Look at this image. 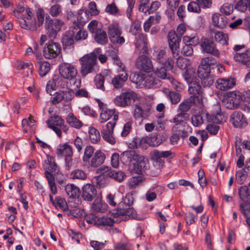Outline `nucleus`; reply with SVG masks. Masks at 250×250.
I'll return each mask as SVG.
<instances>
[{
    "mask_svg": "<svg viewBox=\"0 0 250 250\" xmlns=\"http://www.w3.org/2000/svg\"><path fill=\"white\" fill-rule=\"evenodd\" d=\"M216 63V60L212 57H206L201 60L197 75L204 87H209L214 83V77L210 74V66Z\"/></svg>",
    "mask_w": 250,
    "mask_h": 250,
    "instance_id": "f03ea898",
    "label": "nucleus"
},
{
    "mask_svg": "<svg viewBox=\"0 0 250 250\" xmlns=\"http://www.w3.org/2000/svg\"><path fill=\"white\" fill-rule=\"evenodd\" d=\"M118 73L119 74L116 75L111 81L113 87L116 89L122 87L128 78L127 74L125 70H124V68H122L121 72Z\"/></svg>",
    "mask_w": 250,
    "mask_h": 250,
    "instance_id": "a211bd4d",
    "label": "nucleus"
},
{
    "mask_svg": "<svg viewBox=\"0 0 250 250\" xmlns=\"http://www.w3.org/2000/svg\"><path fill=\"white\" fill-rule=\"evenodd\" d=\"M228 36L221 32H217L215 33L214 39L215 41L222 44H227Z\"/></svg>",
    "mask_w": 250,
    "mask_h": 250,
    "instance_id": "5fc2aeb1",
    "label": "nucleus"
},
{
    "mask_svg": "<svg viewBox=\"0 0 250 250\" xmlns=\"http://www.w3.org/2000/svg\"><path fill=\"white\" fill-rule=\"evenodd\" d=\"M233 59L235 61L250 68V51H247L242 53H235L233 56Z\"/></svg>",
    "mask_w": 250,
    "mask_h": 250,
    "instance_id": "4be33fe9",
    "label": "nucleus"
},
{
    "mask_svg": "<svg viewBox=\"0 0 250 250\" xmlns=\"http://www.w3.org/2000/svg\"><path fill=\"white\" fill-rule=\"evenodd\" d=\"M247 176L248 174L246 170L245 169H240L236 172V181L238 184L241 185L245 181Z\"/></svg>",
    "mask_w": 250,
    "mask_h": 250,
    "instance_id": "a18cd8bd",
    "label": "nucleus"
},
{
    "mask_svg": "<svg viewBox=\"0 0 250 250\" xmlns=\"http://www.w3.org/2000/svg\"><path fill=\"white\" fill-rule=\"evenodd\" d=\"M212 22L213 25L220 28H224L227 24V18L220 14L216 13L212 15Z\"/></svg>",
    "mask_w": 250,
    "mask_h": 250,
    "instance_id": "bb28decb",
    "label": "nucleus"
},
{
    "mask_svg": "<svg viewBox=\"0 0 250 250\" xmlns=\"http://www.w3.org/2000/svg\"><path fill=\"white\" fill-rule=\"evenodd\" d=\"M211 116L208 113L202 111L200 114L194 115L191 117V123L194 126H199L205 120L210 121Z\"/></svg>",
    "mask_w": 250,
    "mask_h": 250,
    "instance_id": "5701e85b",
    "label": "nucleus"
},
{
    "mask_svg": "<svg viewBox=\"0 0 250 250\" xmlns=\"http://www.w3.org/2000/svg\"><path fill=\"white\" fill-rule=\"evenodd\" d=\"M139 38H142L143 50H144L142 54L140 53L138 59L135 62V65L137 68L140 70L146 72H149L153 70L154 68L151 59L146 55L147 47L146 43L145 41L144 36L139 35Z\"/></svg>",
    "mask_w": 250,
    "mask_h": 250,
    "instance_id": "39448f33",
    "label": "nucleus"
},
{
    "mask_svg": "<svg viewBox=\"0 0 250 250\" xmlns=\"http://www.w3.org/2000/svg\"><path fill=\"white\" fill-rule=\"evenodd\" d=\"M159 82V80L157 79L151 75H148L143 78L142 83L147 88H151L156 85Z\"/></svg>",
    "mask_w": 250,
    "mask_h": 250,
    "instance_id": "f704fd0d",
    "label": "nucleus"
},
{
    "mask_svg": "<svg viewBox=\"0 0 250 250\" xmlns=\"http://www.w3.org/2000/svg\"><path fill=\"white\" fill-rule=\"evenodd\" d=\"M48 127L52 129L59 136H62V131L66 132L68 126L64 125V121L59 116H54L49 118L46 122Z\"/></svg>",
    "mask_w": 250,
    "mask_h": 250,
    "instance_id": "0eeeda50",
    "label": "nucleus"
},
{
    "mask_svg": "<svg viewBox=\"0 0 250 250\" xmlns=\"http://www.w3.org/2000/svg\"><path fill=\"white\" fill-rule=\"evenodd\" d=\"M100 48H97L89 54L83 56L80 60L81 64L80 72L83 77H85L87 75L96 72V66L97 59L96 53L100 52Z\"/></svg>",
    "mask_w": 250,
    "mask_h": 250,
    "instance_id": "20e7f679",
    "label": "nucleus"
},
{
    "mask_svg": "<svg viewBox=\"0 0 250 250\" xmlns=\"http://www.w3.org/2000/svg\"><path fill=\"white\" fill-rule=\"evenodd\" d=\"M65 120L70 126L77 129H80L83 125L82 122L71 112L68 114Z\"/></svg>",
    "mask_w": 250,
    "mask_h": 250,
    "instance_id": "c85d7f7f",
    "label": "nucleus"
},
{
    "mask_svg": "<svg viewBox=\"0 0 250 250\" xmlns=\"http://www.w3.org/2000/svg\"><path fill=\"white\" fill-rule=\"evenodd\" d=\"M42 166L44 170V175L47 180L50 191L52 194H56L57 190L54 175L59 171V167L55 162V158L47 155L46 158L43 161Z\"/></svg>",
    "mask_w": 250,
    "mask_h": 250,
    "instance_id": "7ed1b4c3",
    "label": "nucleus"
},
{
    "mask_svg": "<svg viewBox=\"0 0 250 250\" xmlns=\"http://www.w3.org/2000/svg\"><path fill=\"white\" fill-rule=\"evenodd\" d=\"M230 121L236 127H242L243 126L247 125L243 114L239 111H235L231 114Z\"/></svg>",
    "mask_w": 250,
    "mask_h": 250,
    "instance_id": "412c9836",
    "label": "nucleus"
},
{
    "mask_svg": "<svg viewBox=\"0 0 250 250\" xmlns=\"http://www.w3.org/2000/svg\"><path fill=\"white\" fill-rule=\"evenodd\" d=\"M188 10L189 12L199 13L201 11L200 6L197 1H191L188 5Z\"/></svg>",
    "mask_w": 250,
    "mask_h": 250,
    "instance_id": "bf43d9fd",
    "label": "nucleus"
},
{
    "mask_svg": "<svg viewBox=\"0 0 250 250\" xmlns=\"http://www.w3.org/2000/svg\"><path fill=\"white\" fill-rule=\"evenodd\" d=\"M65 190L67 195L70 198H74L79 194L80 189L73 184H68L65 186Z\"/></svg>",
    "mask_w": 250,
    "mask_h": 250,
    "instance_id": "e433bc0d",
    "label": "nucleus"
},
{
    "mask_svg": "<svg viewBox=\"0 0 250 250\" xmlns=\"http://www.w3.org/2000/svg\"><path fill=\"white\" fill-rule=\"evenodd\" d=\"M58 155H64L65 157H72L73 150L72 147L67 144L60 145L57 150Z\"/></svg>",
    "mask_w": 250,
    "mask_h": 250,
    "instance_id": "72a5a7b5",
    "label": "nucleus"
},
{
    "mask_svg": "<svg viewBox=\"0 0 250 250\" xmlns=\"http://www.w3.org/2000/svg\"><path fill=\"white\" fill-rule=\"evenodd\" d=\"M104 77L101 74H97L94 78V83L96 87L103 91H105L104 86Z\"/></svg>",
    "mask_w": 250,
    "mask_h": 250,
    "instance_id": "09e8293b",
    "label": "nucleus"
},
{
    "mask_svg": "<svg viewBox=\"0 0 250 250\" xmlns=\"http://www.w3.org/2000/svg\"><path fill=\"white\" fill-rule=\"evenodd\" d=\"M143 181L141 176H133L130 178L128 182V185L130 188H134Z\"/></svg>",
    "mask_w": 250,
    "mask_h": 250,
    "instance_id": "603ef678",
    "label": "nucleus"
},
{
    "mask_svg": "<svg viewBox=\"0 0 250 250\" xmlns=\"http://www.w3.org/2000/svg\"><path fill=\"white\" fill-rule=\"evenodd\" d=\"M169 47L171 51V53L174 58H178L179 42L181 41V37L178 36L174 31H170L167 35Z\"/></svg>",
    "mask_w": 250,
    "mask_h": 250,
    "instance_id": "9b49d317",
    "label": "nucleus"
},
{
    "mask_svg": "<svg viewBox=\"0 0 250 250\" xmlns=\"http://www.w3.org/2000/svg\"><path fill=\"white\" fill-rule=\"evenodd\" d=\"M153 60L157 65L154 68V74L161 79L171 80V75L167 71L173 68V59L167 55L165 50L161 49L155 51Z\"/></svg>",
    "mask_w": 250,
    "mask_h": 250,
    "instance_id": "f257e3e1",
    "label": "nucleus"
},
{
    "mask_svg": "<svg viewBox=\"0 0 250 250\" xmlns=\"http://www.w3.org/2000/svg\"><path fill=\"white\" fill-rule=\"evenodd\" d=\"M94 39L98 43L102 45L105 44L108 42L106 33L102 29L98 30L94 34Z\"/></svg>",
    "mask_w": 250,
    "mask_h": 250,
    "instance_id": "473e14b6",
    "label": "nucleus"
},
{
    "mask_svg": "<svg viewBox=\"0 0 250 250\" xmlns=\"http://www.w3.org/2000/svg\"><path fill=\"white\" fill-rule=\"evenodd\" d=\"M200 46L203 52L219 57L220 52L216 48L215 43L212 41L207 39H202Z\"/></svg>",
    "mask_w": 250,
    "mask_h": 250,
    "instance_id": "2eb2a0df",
    "label": "nucleus"
},
{
    "mask_svg": "<svg viewBox=\"0 0 250 250\" xmlns=\"http://www.w3.org/2000/svg\"><path fill=\"white\" fill-rule=\"evenodd\" d=\"M89 136L92 143L96 144L101 139L99 131L94 127H90L89 130Z\"/></svg>",
    "mask_w": 250,
    "mask_h": 250,
    "instance_id": "37998d69",
    "label": "nucleus"
},
{
    "mask_svg": "<svg viewBox=\"0 0 250 250\" xmlns=\"http://www.w3.org/2000/svg\"><path fill=\"white\" fill-rule=\"evenodd\" d=\"M113 170L110 167L103 166L97 170V173L103 176L104 178H111L113 174Z\"/></svg>",
    "mask_w": 250,
    "mask_h": 250,
    "instance_id": "79ce46f5",
    "label": "nucleus"
},
{
    "mask_svg": "<svg viewBox=\"0 0 250 250\" xmlns=\"http://www.w3.org/2000/svg\"><path fill=\"white\" fill-rule=\"evenodd\" d=\"M121 31L117 25L111 24L108 27L109 40L114 44H122L125 42L124 38L121 36Z\"/></svg>",
    "mask_w": 250,
    "mask_h": 250,
    "instance_id": "ddd939ff",
    "label": "nucleus"
},
{
    "mask_svg": "<svg viewBox=\"0 0 250 250\" xmlns=\"http://www.w3.org/2000/svg\"><path fill=\"white\" fill-rule=\"evenodd\" d=\"M133 200L132 195L129 194L126 195L125 197L123 199V201L119 204V207L117 209L120 210L121 209L123 210V208L130 207L133 204Z\"/></svg>",
    "mask_w": 250,
    "mask_h": 250,
    "instance_id": "c03bdc74",
    "label": "nucleus"
},
{
    "mask_svg": "<svg viewBox=\"0 0 250 250\" xmlns=\"http://www.w3.org/2000/svg\"><path fill=\"white\" fill-rule=\"evenodd\" d=\"M139 159H136L135 163L132 167H130V172L132 173L141 174L143 168L145 167V158L143 156L139 157Z\"/></svg>",
    "mask_w": 250,
    "mask_h": 250,
    "instance_id": "a878e982",
    "label": "nucleus"
},
{
    "mask_svg": "<svg viewBox=\"0 0 250 250\" xmlns=\"http://www.w3.org/2000/svg\"><path fill=\"white\" fill-rule=\"evenodd\" d=\"M235 84V81L232 78L219 79L216 83V87L217 89L226 91L232 88Z\"/></svg>",
    "mask_w": 250,
    "mask_h": 250,
    "instance_id": "aec40b11",
    "label": "nucleus"
},
{
    "mask_svg": "<svg viewBox=\"0 0 250 250\" xmlns=\"http://www.w3.org/2000/svg\"><path fill=\"white\" fill-rule=\"evenodd\" d=\"M94 148L91 146H87L84 149L83 160L84 162H89L90 159L94 154Z\"/></svg>",
    "mask_w": 250,
    "mask_h": 250,
    "instance_id": "8fccbe9b",
    "label": "nucleus"
},
{
    "mask_svg": "<svg viewBox=\"0 0 250 250\" xmlns=\"http://www.w3.org/2000/svg\"><path fill=\"white\" fill-rule=\"evenodd\" d=\"M124 215H127L137 220L141 219L140 217L137 216L136 211L132 207L123 208V210L117 209L111 213L113 218H118Z\"/></svg>",
    "mask_w": 250,
    "mask_h": 250,
    "instance_id": "f3484780",
    "label": "nucleus"
},
{
    "mask_svg": "<svg viewBox=\"0 0 250 250\" xmlns=\"http://www.w3.org/2000/svg\"><path fill=\"white\" fill-rule=\"evenodd\" d=\"M148 2H140L138 7V10L141 12L144 13L146 15H149V6L148 5Z\"/></svg>",
    "mask_w": 250,
    "mask_h": 250,
    "instance_id": "774afa93",
    "label": "nucleus"
},
{
    "mask_svg": "<svg viewBox=\"0 0 250 250\" xmlns=\"http://www.w3.org/2000/svg\"><path fill=\"white\" fill-rule=\"evenodd\" d=\"M39 65V72L41 77L45 76L50 70V64L46 61H40L38 62Z\"/></svg>",
    "mask_w": 250,
    "mask_h": 250,
    "instance_id": "c9c22d12",
    "label": "nucleus"
},
{
    "mask_svg": "<svg viewBox=\"0 0 250 250\" xmlns=\"http://www.w3.org/2000/svg\"><path fill=\"white\" fill-rule=\"evenodd\" d=\"M194 44H191V43H189V44H186L183 47L182 53L184 55L186 56H191L193 52V49L192 47V45Z\"/></svg>",
    "mask_w": 250,
    "mask_h": 250,
    "instance_id": "338daca9",
    "label": "nucleus"
},
{
    "mask_svg": "<svg viewBox=\"0 0 250 250\" xmlns=\"http://www.w3.org/2000/svg\"><path fill=\"white\" fill-rule=\"evenodd\" d=\"M188 100L191 104H193L201 108L204 106L203 93L192 95Z\"/></svg>",
    "mask_w": 250,
    "mask_h": 250,
    "instance_id": "58836bf2",
    "label": "nucleus"
},
{
    "mask_svg": "<svg viewBox=\"0 0 250 250\" xmlns=\"http://www.w3.org/2000/svg\"><path fill=\"white\" fill-rule=\"evenodd\" d=\"M107 207V205L102 202L101 197L98 196L92 203L91 208L96 212H104Z\"/></svg>",
    "mask_w": 250,
    "mask_h": 250,
    "instance_id": "c756f323",
    "label": "nucleus"
},
{
    "mask_svg": "<svg viewBox=\"0 0 250 250\" xmlns=\"http://www.w3.org/2000/svg\"><path fill=\"white\" fill-rule=\"evenodd\" d=\"M70 177L73 179L85 180L86 178V174L83 170L77 169L71 172Z\"/></svg>",
    "mask_w": 250,
    "mask_h": 250,
    "instance_id": "49530a36",
    "label": "nucleus"
},
{
    "mask_svg": "<svg viewBox=\"0 0 250 250\" xmlns=\"http://www.w3.org/2000/svg\"><path fill=\"white\" fill-rule=\"evenodd\" d=\"M48 12L52 17H58L62 13V6L59 4H54L50 7Z\"/></svg>",
    "mask_w": 250,
    "mask_h": 250,
    "instance_id": "3c124183",
    "label": "nucleus"
},
{
    "mask_svg": "<svg viewBox=\"0 0 250 250\" xmlns=\"http://www.w3.org/2000/svg\"><path fill=\"white\" fill-rule=\"evenodd\" d=\"M105 159L104 154L101 150H97L90 161V166L93 167H97L104 163Z\"/></svg>",
    "mask_w": 250,
    "mask_h": 250,
    "instance_id": "b1692460",
    "label": "nucleus"
},
{
    "mask_svg": "<svg viewBox=\"0 0 250 250\" xmlns=\"http://www.w3.org/2000/svg\"><path fill=\"white\" fill-rule=\"evenodd\" d=\"M172 154L170 150L159 151L158 150H154L151 152V158L154 161L162 163V158H168Z\"/></svg>",
    "mask_w": 250,
    "mask_h": 250,
    "instance_id": "cd10ccee",
    "label": "nucleus"
},
{
    "mask_svg": "<svg viewBox=\"0 0 250 250\" xmlns=\"http://www.w3.org/2000/svg\"><path fill=\"white\" fill-rule=\"evenodd\" d=\"M50 102L53 104H56L62 101L68 102L74 98L73 92L72 90H60L51 95Z\"/></svg>",
    "mask_w": 250,
    "mask_h": 250,
    "instance_id": "f8f14e48",
    "label": "nucleus"
},
{
    "mask_svg": "<svg viewBox=\"0 0 250 250\" xmlns=\"http://www.w3.org/2000/svg\"><path fill=\"white\" fill-rule=\"evenodd\" d=\"M116 125V123L114 122H108L105 125V126L103 127V129L101 130V133H113V130L114 126Z\"/></svg>",
    "mask_w": 250,
    "mask_h": 250,
    "instance_id": "0e129e2a",
    "label": "nucleus"
},
{
    "mask_svg": "<svg viewBox=\"0 0 250 250\" xmlns=\"http://www.w3.org/2000/svg\"><path fill=\"white\" fill-rule=\"evenodd\" d=\"M249 0H240L235 5V8L238 10L244 12L247 8L249 9Z\"/></svg>",
    "mask_w": 250,
    "mask_h": 250,
    "instance_id": "6e6d98bb",
    "label": "nucleus"
},
{
    "mask_svg": "<svg viewBox=\"0 0 250 250\" xmlns=\"http://www.w3.org/2000/svg\"><path fill=\"white\" fill-rule=\"evenodd\" d=\"M239 194L242 200L244 201L248 200L250 196L248 188L247 186L241 187L239 190Z\"/></svg>",
    "mask_w": 250,
    "mask_h": 250,
    "instance_id": "4d7b16f0",
    "label": "nucleus"
},
{
    "mask_svg": "<svg viewBox=\"0 0 250 250\" xmlns=\"http://www.w3.org/2000/svg\"><path fill=\"white\" fill-rule=\"evenodd\" d=\"M191 107V104L189 101L187 100L182 102L179 105L178 111L184 113H188Z\"/></svg>",
    "mask_w": 250,
    "mask_h": 250,
    "instance_id": "864d4df0",
    "label": "nucleus"
},
{
    "mask_svg": "<svg viewBox=\"0 0 250 250\" xmlns=\"http://www.w3.org/2000/svg\"><path fill=\"white\" fill-rule=\"evenodd\" d=\"M26 12L27 14V20H30L31 22L29 23L24 19L21 18L19 20V22L21 27L24 29L34 31L37 29L36 22L34 18H32L33 14L30 8L26 9Z\"/></svg>",
    "mask_w": 250,
    "mask_h": 250,
    "instance_id": "4468645a",
    "label": "nucleus"
},
{
    "mask_svg": "<svg viewBox=\"0 0 250 250\" xmlns=\"http://www.w3.org/2000/svg\"><path fill=\"white\" fill-rule=\"evenodd\" d=\"M195 70L193 69H188L184 74L185 80L188 83L193 82L195 77Z\"/></svg>",
    "mask_w": 250,
    "mask_h": 250,
    "instance_id": "13d9d810",
    "label": "nucleus"
},
{
    "mask_svg": "<svg viewBox=\"0 0 250 250\" xmlns=\"http://www.w3.org/2000/svg\"><path fill=\"white\" fill-rule=\"evenodd\" d=\"M97 226H112L114 223L113 219L108 216H103L98 218L97 220Z\"/></svg>",
    "mask_w": 250,
    "mask_h": 250,
    "instance_id": "ea45409f",
    "label": "nucleus"
},
{
    "mask_svg": "<svg viewBox=\"0 0 250 250\" xmlns=\"http://www.w3.org/2000/svg\"><path fill=\"white\" fill-rule=\"evenodd\" d=\"M113 133L111 132L109 133H102L103 139L111 145H114L116 143V140L113 136Z\"/></svg>",
    "mask_w": 250,
    "mask_h": 250,
    "instance_id": "69168bd1",
    "label": "nucleus"
},
{
    "mask_svg": "<svg viewBox=\"0 0 250 250\" xmlns=\"http://www.w3.org/2000/svg\"><path fill=\"white\" fill-rule=\"evenodd\" d=\"M59 70L62 78L70 80L74 79L78 74L76 67L67 62L61 63L59 66Z\"/></svg>",
    "mask_w": 250,
    "mask_h": 250,
    "instance_id": "9d476101",
    "label": "nucleus"
},
{
    "mask_svg": "<svg viewBox=\"0 0 250 250\" xmlns=\"http://www.w3.org/2000/svg\"><path fill=\"white\" fill-rule=\"evenodd\" d=\"M74 35L73 31H66L63 35L62 39V42L64 48L73 45L74 42Z\"/></svg>",
    "mask_w": 250,
    "mask_h": 250,
    "instance_id": "2f4dec72",
    "label": "nucleus"
},
{
    "mask_svg": "<svg viewBox=\"0 0 250 250\" xmlns=\"http://www.w3.org/2000/svg\"><path fill=\"white\" fill-rule=\"evenodd\" d=\"M141 156L134 150H126L121 154V160L124 163H128L133 160L135 161L136 159H139V157Z\"/></svg>",
    "mask_w": 250,
    "mask_h": 250,
    "instance_id": "393cba45",
    "label": "nucleus"
},
{
    "mask_svg": "<svg viewBox=\"0 0 250 250\" xmlns=\"http://www.w3.org/2000/svg\"><path fill=\"white\" fill-rule=\"evenodd\" d=\"M137 98V94L132 90H127L117 96L113 100L114 104L120 107H125L130 105Z\"/></svg>",
    "mask_w": 250,
    "mask_h": 250,
    "instance_id": "423d86ee",
    "label": "nucleus"
},
{
    "mask_svg": "<svg viewBox=\"0 0 250 250\" xmlns=\"http://www.w3.org/2000/svg\"><path fill=\"white\" fill-rule=\"evenodd\" d=\"M116 112L115 109L107 108L101 111L100 115L99 121L101 123H104L108 120Z\"/></svg>",
    "mask_w": 250,
    "mask_h": 250,
    "instance_id": "4c0bfd02",
    "label": "nucleus"
},
{
    "mask_svg": "<svg viewBox=\"0 0 250 250\" xmlns=\"http://www.w3.org/2000/svg\"><path fill=\"white\" fill-rule=\"evenodd\" d=\"M97 195V190L95 186L91 184H86L82 188V197L87 201H91Z\"/></svg>",
    "mask_w": 250,
    "mask_h": 250,
    "instance_id": "dca6fc26",
    "label": "nucleus"
},
{
    "mask_svg": "<svg viewBox=\"0 0 250 250\" xmlns=\"http://www.w3.org/2000/svg\"><path fill=\"white\" fill-rule=\"evenodd\" d=\"M42 52L46 59H54L61 53V47L59 43L51 40L44 45Z\"/></svg>",
    "mask_w": 250,
    "mask_h": 250,
    "instance_id": "1a4fd4ad",
    "label": "nucleus"
},
{
    "mask_svg": "<svg viewBox=\"0 0 250 250\" xmlns=\"http://www.w3.org/2000/svg\"><path fill=\"white\" fill-rule=\"evenodd\" d=\"M149 113V108L144 109L141 106L136 105L134 110V117L135 119H146L148 116Z\"/></svg>",
    "mask_w": 250,
    "mask_h": 250,
    "instance_id": "7c9ffc66",
    "label": "nucleus"
},
{
    "mask_svg": "<svg viewBox=\"0 0 250 250\" xmlns=\"http://www.w3.org/2000/svg\"><path fill=\"white\" fill-rule=\"evenodd\" d=\"M239 97L236 93H229L228 97L225 98L223 103L224 106L229 109H234L237 107L239 104Z\"/></svg>",
    "mask_w": 250,
    "mask_h": 250,
    "instance_id": "6ab92c4d",
    "label": "nucleus"
},
{
    "mask_svg": "<svg viewBox=\"0 0 250 250\" xmlns=\"http://www.w3.org/2000/svg\"><path fill=\"white\" fill-rule=\"evenodd\" d=\"M113 175H112L111 178L119 182L123 181L126 177L125 174L121 171L113 170Z\"/></svg>",
    "mask_w": 250,
    "mask_h": 250,
    "instance_id": "e2e57ef3",
    "label": "nucleus"
},
{
    "mask_svg": "<svg viewBox=\"0 0 250 250\" xmlns=\"http://www.w3.org/2000/svg\"><path fill=\"white\" fill-rule=\"evenodd\" d=\"M188 113H184L179 112L172 119V122L175 124V125H180L184 121L187 120L189 118Z\"/></svg>",
    "mask_w": 250,
    "mask_h": 250,
    "instance_id": "de8ad7c7",
    "label": "nucleus"
},
{
    "mask_svg": "<svg viewBox=\"0 0 250 250\" xmlns=\"http://www.w3.org/2000/svg\"><path fill=\"white\" fill-rule=\"evenodd\" d=\"M188 91L192 94H198L203 93L201 87L199 83L195 81H193L188 83Z\"/></svg>",
    "mask_w": 250,
    "mask_h": 250,
    "instance_id": "a19ab883",
    "label": "nucleus"
},
{
    "mask_svg": "<svg viewBox=\"0 0 250 250\" xmlns=\"http://www.w3.org/2000/svg\"><path fill=\"white\" fill-rule=\"evenodd\" d=\"M168 96L173 104H176L179 102L181 98V95L175 91H170Z\"/></svg>",
    "mask_w": 250,
    "mask_h": 250,
    "instance_id": "680f3d73",
    "label": "nucleus"
},
{
    "mask_svg": "<svg viewBox=\"0 0 250 250\" xmlns=\"http://www.w3.org/2000/svg\"><path fill=\"white\" fill-rule=\"evenodd\" d=\"M63 24L62 20L56 19L53 20L49 16L46 17L45 24L46 33L50 38H55Z\"/></svg>",
    "mask_w": 250,
    "mask_h": 250,
    "instance_id": "6e6552de",
    "label": "nucleus"
},
{
    "mask_svg": "<svg viewBox=\"0 0 250 250\" xmlns=\"http://www.w3.org/2000/svg\"><path fill=\"white\" fill-rule=\"evenodd\" d=\"M54 206L59 207L63 210H66L67 209L66 202L65 200L60 197L56 198V203Z\"/></svg>",
    "mask_w": 250,
    "mask_h": 250,
    "instance_id": "052dcab7",
    "label": "nucleus"
}]
</instances>
